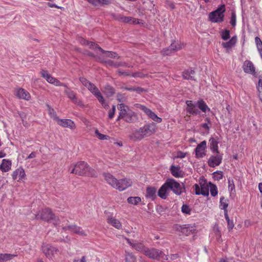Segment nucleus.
<instances>
[{
  "mask_svg": "<svg viewBox=\"0 0 262 262\" xmlns=\"http://www.w3.org/2000/svg\"><path fill=\"white\" fill-rule=\"evenodd\" d=\"M255 41L257 49L262 48V41L258 37H255Z\"/></svg>",
  "mask_w": 262,
  "mask_h": 262,
  "instance_id": "56",
  "label": "nucleus"
},
{
  "mask_svg": "<svg viewBox=\"0 0 262 262\" xmlns=\"http://www.w3.org/2000/svg\"><path fill=\"white\" fill-rule=\"evenodd\" d=\"M221 38L224 40H227L230 37V31L227 29H223L220 31Z\"/></svg>",
  "mask_w": 262,
  "mask_h": 262,
  "instance_id": "39",
  "label": "nucleus"
},
{
  "mask_svg": "<svg viewBox=\"0 0 262 262\" xmlns=\"http://www.w3.org/2000/svg\"><path fill=\"white\" fill-rule=\"evenodd\" d=\"M213 231L215 235H217L219 233H221V232L218 228V227H214L213 228Z\"/></svg>",
  "mask_w": 262,
  "mask_h": 262,
  "instance_id": "64",
  "label": "nucleus"
},
{
  "mask_svg": "<svg viewBox=\"0 0 262 262\" xmlns=\"http://www.w3.org/2000/svg\"><path fill=\"white\" fill-rule=\"evenodd\" d=\"M16 254H11L9 253H0V261L7 262L8 260L12 259L14 257H16Z\"/></svg>",
  "mask_w": 262,
  "mask_h": 262,
  "instance_id": "36",
  "label": "nucleus"
},
{
  "mask_svg": "<svg viewBox=\"0 0 262 262\" xmlns=\"http://www.w3.org/2000/svg\"><path fill=\"white\" fill-rule=\"evenodd\" d=\"M62 229L64 230H69L75 233L79 234L80 236H85L87 235V234L85 233V232L82 230L80 227L75 225L68 226H63Z\"/></svg>",
  "mask_w": 262,
  "mask_h": 262,
  "instance_id": "24",
  "label": "nucleus"
},
{
  "mask_svg": "<svg viewBox=\"0 0 262 262\" xmlns=\"http://www.w3.org/2000/svg\"><path fill=\"white\" fill-rule=\"evenodd\" d=\"M141 201L139 196H130L127 199V202L129 204L137 205Z\"/></svg>",
  "mask_w": 262,
  "mask_h": 262,
  "instance_id": "40",
  "label": "nucleus"
},
{
  "mask_svg": "<svg viewBox=\"0 0 262 262\" xmlns=\"http://www.w3.org/2000/svg\"><path fill=\"white\" fill-rule=\"evenodd\" d=\"M195 71L192 69H189L183 72L182 76L185 79L187 80H194L193 75H194Z\"/></svg>",
  "mask_w": 262,
  "mask_h": 262,
  "instance_id": "35",
  "label": "nucleus"
},
{
  "mask_svg": "<svg viewBox=\"0 0 262 262\" xmlns=\"http://www.w3.org/2000/svg\"><path fill=\"white\" fill-rule=\"evenodd\" d=\"M73 262H86V257L83 256L81 259L76 257L74 259Z\"/></svg>",
  "mask_w": 262,
  "mask_h": 262,
  "instance_id": "58",
  "label": "nucleus"
},
{
  "mask_svg": "<svg viewBox=\"0 0 262 262\" xmlns=\"http://www.w3.org/2000/svg\"><path fill=\"white\" fill-rule=\"evenodd\" d=\"M56 122L59 125L63 127H68L72 130L75 129L76 128L74 122L71 119L59 118Z\"/></svg>",
  "mask_w": 262,
  "mask_h": 262,
  "instance_id": "19",
  "label": "nucleus"
},
{
  "mask_svg": "<svg viewBox=\"0 0 262 262\" xmlns=\"http://www.w3.org/2000/svg\"><path fill=\"white\" fill-rule=\"evenodd\" d=\"M106 63L107 65L111 66V67H124V66H127L126 63L125 62H115L114 61L112 60H108L106 62Z\"/></svg>",
  "mask_w": 262,
  "mask_h": 262,
  "instance_id": "44",
  "label": "nucleus"
},
{
  "mask_svg": "<svg viewBox=\"0 0 262 262\" xmlns=\"http://www.w3.org/2000/svg\"><path fill=\"white\" fill-rule=\"evenodd\" d=\"M12 177L13 180H17L18 182L23 181L26 179L25 170L22 167L16 169L13 172Z\"/></svg>",
  "mask_w": 262,
  "mask_h": 262,
  "instance_id": "23",
  "label": "nucleus"
},
{
  "mask_svg": "<svg viewBox=\"0 0 262 262\" xmlns=\"http://www.w3.org/2000/svg\"><path fill=\"white\" fill-rule=\"evenodd\" d=\"M99 2V5H108L111 3V0H98Z\"/></svg>",
  "mask_w": 262,
  "mask_h": 262,
  "instance_id": "60",
  "label": "nucleus"
},
{
  "mask_svg": "<svg viewBox=\"0 0 262 262\" xmlns=\"http://www.w3.org/2000/svg\"><path fill=\"white\" fill-rule=\"evenodd\" d=\"M134 91L137 92L138 93H141L143 92H145V90L142 88L137 87V88H135Z\"/></svg>",
  "mask_w": 262,
  "mask_h": 262,
  "instance_id": "63",
  "label": "nucleus"
},
{
  "mask_svg": "<svg viewBox=\"0 0 262 262\" xmlns=\"http://www.w3.org/2000/svg\"><path fill=\"white\" fill-rule=\"evenodd\" d=\"M224 216H225V220L227 223L228 229L229 231H230L233 229V228L234 226L233 221V220H230L228 213L224 214Z\"/></svg>",
  "mask_w": 262,
  "mask_h": 262,
  "instance_id": "42",
  "label": "nucleus"
},
{
  "mask_svg": "<svg viewBox=\"0 0 262 262\" xmlns=\"http://www.w3.org/2000/svg\"><path fill=\"white\" fill-rule=\"evenodd\" d=\"M223 156L222 155L211 156L208 160V164L211 167H215L220 165L222 163Z\"/></svg>",
  "mask_w": 262,
  "mask_h": 262,
  "instance_id": "20",
  "label": "nucleus"
},
{
  "mask_svg": "<svg viewBox=\"0 0 262 262\" xmlns=\"http://www.w3.org/2000/svg\"><path fill=\"white\" fill-rule=\"evenodd\" d=\"M243 70L247 74H251L254 76L256 75L255 67L252 61L250 60H245L243 65Z\"/></svg>",
  "mask_w": 262,
  "mask_h": 262,
  "instance_id": "15",
  "label": "nucleus"
},
{
  "mask_svg": "<svg viewBox=\"0 0 262 262\" xmlns=\"http://www.w3.org/2000/svg\"><path fill=\"white\" fill-rule=\"evenodd\" d=\"M79 41L81 45H84L85 46L89 47L90 48H92L94 50H98L99 51H103V49L99 46L98 45L96 44L95 42L89 41L83 38H80L79 39Z\"/></svg>",
  "mask_w": 262,
  "mask_h": 262,
  "instance_id": "28",
  "label": "nucleus"
},
{
  "mask_svg": "<svg viewBox=\"0 0 262 262\" xmlns=\"http://www.w3.org/2000/svg\"><path fill=\"white\" fill-rule=\"evenodd\" d=\"M130 23L132 24H133V25L140 24L141 20L135 18H133V19Z\"/></svg>",
  "mask_w": 262,
  "mask_h": 262,
  "instance_id": "61",
  "label": "nucleus"
},
{
  "mask_svg": "<svg viewBox=\"0 0 262 262\" xmlns=\"http://www.w3.org/2000/svg\"><path fill=\"white\" fill-rule=\"evenodd\" d=\"M137 106L139 109L143 111L145 113V114L152 120L157 123H161L162 122V119L161 118L158 117L154 112H153L151 110L147 108L145 105L137 104Z\"/></svg>",
  "mask_w": 262,
  "mask_h": 262,
  "instance_id": "12",
  "label": "nucleus"
},
{
  "mask_svg": "<svg viewBox=\"0 0 262 262\" xmlns=\"http://www.w3.org/2000/svg\"><path fill=\"white\" fill-rule=\"evenodd\" d=\"M41 251L47 258L52 259L58 252L59 250L51 244L43 243L41 246Z\"/></svg>",
  "mask_w": 262,
  "mask_h": 262,
  "instance_id": "9",
  "label": "nucleus"
},
{
  "mask_svg": "<svg viewBox=\"0 0 262 262\" xmlns=\"http://www.w3.org/2000/svg\"><path fill=\"white\" fill-rule=\"evenodd\" d=\"M15 95L17 98L25 100H29L31 99L30 93L23 88H19L16 90Z\"/></svg>",
  "mask_w": 262,
  "mask_h": 262,
  "instance_id": "26",
  "label": "nucleus"
},
{
  "mask_svg": "<svg viewBox=\"0 0 262 262\" xmlns=\"http://www.w3.org/2000/svg\"><path fill=\"white\" fill-rule=\"evenodd\" d=\"M137 106L139 109L143 111L145 113V114L152 120L157 123H161L162 122V119L161 118L158 117L154 112H153L151 110L147 108L145 105L137 104Z\"/></svg>",
  "mask_w": 262,
  "mask_h": 262,
  "instance_id": "13",
  "label": "nucleus"
},
{
  "mask_svg": "<svg viewBox=\"0 0 262 262\" xmlns=\"http://www.w3.org/2000/svg\"><path fill=\"white\" fill-rule=\"evenodd\" d=\"M186 104L187 105L186 108L187 113L192 115H196L199 113L197 103L193 102L191 100H187Z\"/></svg>",
  "mask_w": 262,
  "mask_h": 262,
  "instance_id": "18",
  "label": "nucleus"
},
{
  "mask_svg": "<svg viewBox=\"0 0 262 262\" xmlns=\"http://www.w3.org/2000/svg\"><path fill=\"white\" fill-rule=\"evenodd\" d=\"M157 189L155 187H147L146 188V194L145 197L150 199L152 201L156 198Z\"/></svg>",
  "mask_w": 262,
  "mask_h": 262,
  "instance_id": "30",
  "label": "nucleus"
},
{
  "mask_svg": "<svg viewBox=\"0 0 262 262\" xmlns=\"http://www.w3.org/2000/svg\"><path fill=\"white\" fill-rule=\"evenodd\" d=\"M170 190L176 195H180L185 191V186L183 183L180 184L173 178H168L159 189L158 195L165 200L169 195Z\"/></svg>",
  "mask_w": 262,
  "mask_h": 262,
  "instance_id": "1",
  "label": "nucleus"
},
{
  "mask_svg": "<svg viewBox=\"0 0 262 262\" xmlns=\"http://www.w3.org/2000/svg\"><path fill=\"white\" fill-rule=\"evenodd\" d=\"M118 110H119V116L116 119L118 121L120 119H123L127 123H132L136 119V115L127 105L124 103L119 104Z\"/></svg>",
  "mask_w": 262,
  "mask_h": 262,
  "instance_id": "6",
  "label": "nucleus"
},
{
  "mask_svg": "<svg viewBox=\"0 0 262 262\" xmlns=\"http://www.w3.org/2000/svg\"><path fill=\"white\" fill-rule=\"evenodd\" d=\"M103 53L105 54V56L107 57L110 58H116L117 57V55L115 52H110V51H106L103 50V51H100Z\"/></svg>",
  "mask_w": 262,
  "mask_h": 262,
  "instance_id": "49",
  "label": "nucleus"
},
{
  "mask_svg": "<svg viewBox=\"0 0 262 262\" xmlns=\"http://www.w3.org/2000/svg\"><path fill=\"white\" fill-rule=\"evenodd\" d=\"M40 74L41 76L46 79L48 82L55 86L63 85L61 84V82H60L57 79L52 77L47 71L42 70L40 72Z\"/></svg>",
  "mask_w": 262,
  "mask_h": 262,
  "instance_id": "16",
  "label": "nucleus"
},
{
  "mask_svg": "<svg viewBox=\"0 0 262 262\" xmlns=\"http://www.w3.org/2000/svg\"><path fill=\"white\" fill-rule=\"evenodd\" d=\"M237 41V37L236 35H234L229 41L222 42V46L226 50H229L235 46Z\"/></svg>",
  "mask_w": 262,
  "mask_h": 262,
  "instance_id": "29",
  "label": "nucleus"
},
{
  "mask_svg": "<svg viewBox=\"0 0 262 262\" xmlns=\"http://www.w3.org/2000/svg\"><path fill=\"white\" fill-rule=\"evenodd\" d=\"M181 230L183 234L188 236L194 232L195 229L192 226L184 225L181 227Z\"/></svg>",
  "mask_w": 262,
  "mask_h": 262,
  "instance_id": "34",
  "label": "nucleus"
},
{
  "mask_svg": "<svg viewBox=\"0 0 262 262\" xmlns=\"http://www.w3.org/2000/svg\"><path fill=\"white\" fill-rule=\"evenodd\" d=\"M182 212L184 213L189 214L190 213V209L187 205H183L181 208Z\"/></svg>",
  "mask_w": 262,
  "mask_h": 262,
  "instance_id": "53",
  "label": "nucleus"
},
{
  "mask_svg": "<svg viewBox=\"0 0 262 262\" xmlns=\"http://www.w3.org/2000/svg\"><path fill=\"white\" fill-rule=\"evenodd\" d=\"M182 48V46L180 43L173 41L171 42L169 47L167 49H163L162 51V54L164 55H168L171 53V51H175L180 50Z\"/></svg>",
  "mask_w": 262,
  "mask_h": 262,
  "instance_id": "22",
  "label": "nucleus"
},
{
  "mask_svg": "<svg viewBox=\"0 0 262 262\" xmlns=\"http://www.w3.org/2000/svg\"><path fill=\"white\" fill-rule=\"evenodd\" d=\"M200 185L198 184L194 185L195 190V194L197 195L202 194L205 196L209 195V182L207 183V181H204L200 182Z\"/></svg>",
  "mask_w": 262,
  "mask_h": 262,
  "instance_id": "11",
  "label": "nucleus"
},
{
  "mask_svg": "<svg viewBox=\"0 0 262 262\" xmlns=\"http://www.w3.org/2000/svg\"><path fill=\"white\" fill-rule=\"evenodd\" d=\"M106 222L109 225L117 229L120 230L122 228V224L120 221L113 216V215H109L107 217Z\"/></svg>",
  "mask_w": 262,
  "mask_h": 262,
  "instance_id": "25",
  "label": "nucleus"
},
{
  "mask_svg": "<svg viewBox=\"0 0 262 262\" xmlns=\"http://www.w3.org/2000/svg\"><path fill=\"white\" fill-rule=\"evenodd\" d=\"M257 90L258 92V97L259 99L262 100V79H259Z\"/></svg>",
  "mask_w": 262,
  "mask_h": 262,
  "instance_id": "51",
  "label": "nucleus"
},
{
  "mask_svg": "<svg viewBox=\"0 0 262 262\" xmlns=\"http://www.w3.org/2000/svg\"><path fill=\"white\" fill-rule=\"evenodd\" d=\"M127 243L134 249L137 250L138 252L142 253L144 255H145V251L148 249V248L145 247L142 243H132L130 240L127 238L124 237Z\"/></svg>",
  "mask_w": 262,
  "mask_h": 262,
  "instance_id": "17",
  "label": "nucleus"
},
{
  "mask_svg": "<svg viewBox=\"0 0 262 262\" xmlns=\"http://www.w3.org/2000/svg\"><path fill=\"white\" fill-rule=\"evenodd\" d=\"M46 105L49 115L56 122L59 118L57 117L56 112L50 105L47 104Z\"/></svg>",
  "mask_w": 262,
  "mask_h": 262,
  "instance_id": "38",
  "label": "nucleus"
},
{
  "mask_svg": "<svg viewBox=\"0 0 262 262\" xmlns=\"http://www.w3.org/2000/svg\"><path fill=\"white\" fill-rule=\"evenodd\" d=\"M79 80L81 83L86 88L89 86V83H91V82L84 77H80Z\"/></svg>",
  "mask_w": 262,
  "mask_h": 262,
  "instance_id": "54",
  "label": "nucleus"
},
{
  "mask_svg": "<svg viewBox=\"0 0 262 262\" xmlns=\"http://www.w3.org/2000/svg\"><path fill=\"white\" fill-rule=\"evenodd\" d=\"M228 190L230 191V193L235 192V185L234 183V181L232 179L229 178L228 179Z\"/></svg>",
  "mask_w": 262,
  "mask_h": 262,
  "instance_id": "46",
  "label": "nucleus"
},
{
  "mask_svg": "<svg viewBox=\"0 0 262 262\" xmlns=\"http://www.w3.org/2000/svg\"><path fill=\"white\" fill-rule=\"evenodd\" d=\"M186 154L182 151H179L177 152L176 158L183 159L186 157Z\"/></svg>",
  "mask_w": 262,
  "mask_h": 262,
  "instance_id": "57",
  "label": "nucleus"
},
{
  "mask_svg": "<svg viewBox=\"0 0 262 262\" xmlns=\"http://www.w3.org/2000/svg\"><path fill=\"white\" fill-rule=\"evenodd\" d=\"M236 14L234 12H232L231 19H230V24L233 27H234L236 25Z\"/></svg>",
  "mask_w": 262,
  "mask_h": 262,
  "instance_id": "52",
  "label": "nucleus"
},
{
  "mask_svg": "<svg viewBox=\"0 0 262 262\" xmlns=\"http://www.w3.org/2000/svg\"><path fill=\"white\" fill-rule=\"evenodd\" d=\"M198 107L204 113L210 111V108L207 106L205 101L203 100H199L197 102Z\"/></svg>",
  "mask_w": 262,
  "mask_h": 262,
  "instance_id": "37",
  "label": "nucleus"
},
{
  "mask_svg": "<svg viewBox=\"0 0 262 262\" xmlns=\"http://www.w3.org/2000/svg\"><path fill=\"white\" fill-rule=\"evenodd\" d=\"M64 93L67 95L68 97L73 101V103L80 106H84V104L82 101L77 97L76 93L73 91L69 88H67L64 90Z\"/></svg>",
  "mask_w": 262,
  "mask_h": 262,
  "instance_id": "14",
  "label": "nucleus"
},
{
  "mask_svg": "<svg viewBox=\"0 0 262 262\" xmlns=\"http://www.w3.org/2000/svg\"><path fill=\"white\" fill-rule=\"evenodd\" d=\"M210 148L212 152L219 154L218 150L219 142L214 138H211L209 140Z\"/></svg>",
  "mask_w": 262,
  "mask_h": 262,
  "instance_id": "33",
  "label": "nucleus"
},
{
  "mask_svg": "<svg viewBox=\"0 0 262 262\" xmlns=\"http://www.w3.org/2000/svg\"><path fill=\"white\" fill-rule=\"evenodd\" d=\"M209 185H210L209 190L210 191V194H211V196H216L218 193V190H217V186L215 184L212 183L211 182H209Z\"/></svg>",
  "mask_w": 262,
  "mask_h": 262,
  "instance_id": "41",
  "label": "nucleus"
},
{
  "mask_svg": "<svg viewBox=\"0 0 262 262\" xmlns=\"http://www.w3.org/2000/svg\"><path fill=\"white\" fill-rule=\"evenodd\" d=\"M205 121L206 122L202 124L201 126L208 133L210 128V126L209 125L211 124V123L210 118L208 117L205 118Z\"/></svg>",
  "mask_w": 262,
  "mask_h": 262,
  "instance_id": "43",
  "label": "nucleus"
},
{
  "mask_svg": "<svg viewBox=\"0 0 262 262\" xmlns=\"http://www.w3.org/2000/svg\"><path fill=\"white\" fill-rule=\"evenodd\" d=\"M156 129V125L155 123H147L139 128L133 129L129 138L134 141H140L154 134Z\"/></svg>",
  "mask_w": 262,
  "mask_h": 262,
  "instance_id": "2",
  "label": "nucleus"
},
{
  "mask_svg": "<svg viewBox=\"0 0 262 262\" xmlns=\"http://www.w3.org/2000/svg\"><path fill=\"white\" fill-rule=\"evenodd\" d=\"M71 173H75L79 176H87L92 177L97 176L96 171L90 167L88 164L84 161H80L76 164L71 165L69 168Z\"/></svg>",
  "mask_w": 262,
  "mask_h": 262,
  "instance_id": "4",
  "label": "nucleus"
},
{
  "mask_svg": "<svg viewBox=\"0 0 262 262\" xmlns=\"http://www.w3.org/2000/svg\"><path fill=\"white\" fill-rule=\"evenodd\" d=\"M95 133L96 135L97 138L100 140H108L110 138L108 136L101 134L97 129L95 130Z\"/></svg>",
  "mask_w": 262,
  "mask_h": 262,
  "instance_id": "48",
  "label": "nucleus"
},
{
  "mask_svg": "<svg viewBox=\"0 0 262 262\" xmlns=\"http://www.w3.org/2000/svg\"><path fill=\"white\" fill-rule=\"evenodd\" d=\"M103 177L106 183L120 191L125 190L132 185V182L126 178L117 180L110 173H104Z\"/></svg>",
  "mask_w": 262,
  "mask_h": 262,
  "instance_id": "3",
  "label": "nucleus"
},
{
  "mask_svg": "<svg viewBox=\"0 0 262 262\" xmlns=\"http://www.w3.org/2000/svg\"><path fill=\"white\" fill-rule=\"evenodd\" d=\"M88 1L95 6H99V2L98 0H88Z\"/></svg>",
  "mask_w": 262,
  "mask_h": 262,
  "instance_id": "59",
  "label": "nucleus"
},
{
  "mask_svg": "<svg viewBox=\"0 0 262 262\" xmlns=\"http://www.w3.org/2000/svg\"><path fill=\"white\" fill-rule=\"evenodd\" d=\"M125 262H136V257L131 253H126Z\"/></svg>",
  "mask_w": 262,
  "mask_h": 262,
  "instance_id": "45",
  "label": "nucleus"
},
{
  "mask_svg": "<svg viewBox=\"0 0 262 262\" xmlns=\"http://www.w3.org/2000/svg\"><path fill=\"white\" fill-rule=\"evenodd\" d=\"M11 167V161L8 159H3L0 165V170L2 172L9 171Z\"/></svg>",
  "mask_w": 262,
  "mask_h": 262,
  "instance_id": "31",
  "label": "nucleus"
},
{
  "mask_svg": "<svg viewBox=\"0 0 262 262\" xmlns=\"http://www.w3.org/2000/svg\"><path fill=\"white\" fill-rule=\"evenodd\" d=\"M226 11L225 5H220L217 8L209 14V20L213 23H222L224 21Z\"/></svg>",
  "mask_w": 262,
  "mask_h": 262,
  "instance_id": "7",
  "label": "nucleus"
},
{
  "mask_svg": "<svg viewBox=\"0 0 262 262\" xmlns=\"http://www.w3.org/2000/svg\"><path fill=\"white\" fill-rule=\"evenodd\" d=\"M229 205V200L225 199L224 196L220 198V208L224 210V214L228 213L227 208Z\"/></svg>",
  "mask_w": 262,
  "mask_h": 262,
  "instance_id": "32",
  "label": "nucleus"
},
{
  "mask_svg": "<svg viewBox=\"0 0 262 262\" xmlns=\"http://www.w3.org/2000/svg\"><path fill=\"white\" fill-rule=\"evenodd\" d=\"M213 177L215 180L220 181L223 179V172L221 171H216L213 173Z\"/></svg>",
  "mask_w": 262,
  "mask_h": 262,
  "instance_id": "47",
  "label": "nucleus"
},
{
  "mask_svg": "<svg viewBox=\"0 0 262 262\" xmlns=\"http://www.w3.org/2000/svg\"><path fill=\"white\" fill-rule=\"evenodd\" d=\"M206 148V142L203 141L199 144L195 149V156L197 158H201L205 156V150Z\"/></svg>",
  "mask_w": 262,
  "mask_h": 262,
  "instance_id": "21",
  "label": "nucleus"
},
{
  "mask_svg": "<svg viewBox=\"0 0 262 262\" xmlns=\"http://www.w3.org/2000/svg\"><path fill=\"white\" fill-rule=\"evenodd\" d=\"M170 171L171 174L175 178H182L184 176L183 171L181 169L179 166L172 165L170 167Z\"/></svg>",
  "mask_w": 262,
  "mask_h": 262,
  "instance_id": "27",
  "label": "nucleus"
},
{
  "mask_svg": "<svg viewBox=\"0 0 262 262\" xmlns=\"http://www.w3.org/2000/svg\"><path fill=\"white\" fill-rule=\"evenodd\" d=\"M145 256L150 259L160 260L162 262L168 259V255L165 254L162 250L155 248H148L145 251Z\"/></svg>",
  "mask_w": 262,
  "mask_h": 262,
  "instance_id": "8",
  "label": "nucleus"
},
{
  "mask_svg": "<svg viewBox=\"0 0 262 262\" xmlns=\"http://www.w3.org/2000/svg\"><path fill=\"white\" fill-rule=\"evenodd\" d=\"M86 88L97 98L99 102L104 108H108V105L105 103L103 96L96 86H95L93 83L91 82Z\"/></svg>",
  "mask_w": 262,
  "mask_h": 262,
  "instance_id": "10",
  "label": "nucleus"
},
{
  "mask_svg": "<svg viewBox=\"0 0 262 262\" xmlns=\"http://www.w3.org/2000/svg\"><path fill=\"white\" fill-rule=\"evenodd\" d=\"M116 112V106L115 105H113L111 110L108 113V118L109 119H112L115 115Z\"/></svg>",
  "mask_w": 262,
  "mask_h": 262,
  "instance_id": "55",
  "label": "nucleus"
},
{
  "mask_svg": "<svg viewBox=\"0 0 262 262\" xmlns=\"http://www.w3.org/2000/svg\"><path fill=\"white\" fill-rule=\"evenodd\" d=\"M133 19V17L130 16H120L119 17L118 20L124 23H130Z\"/></svg>",
  "mask_w": 262,
  "mask_h": 262,
  "instance_id": "50",
  "label": "nucleus"
},
{
  "mask_svg": "<svg viewBox=\"0 0 262 262\" xmlns=\"http://www.w3.org/2000/svg\"><path fill=\"white\" fill-rule=\"evenodd\" d=\"M132 77H143L144 75L141 73H134L132 74Z\"/></svg>",
  "mask_w": 262,
  "mask_h": 262,
  "instance_id": "62",
  "label": "nucleus"
},
{
  "mask_svg": "<svg viewBox=\"0 0 262 262\" xmlns=\"http://www.w3.org/2000/svg\"><path fill=\"white\" fill-rule=\"evenodd\" d=\"M36 220L40 219L48 223H52L54 226H62L60 225V221L58 217L56 216L50 208L42 209L39 213L36 214Z\"/></svg>",
  "mask_w": 262,
  "mask_h": 262,
  "instance_id": "5",
  "label": "nucleus"
}]
</instances>
